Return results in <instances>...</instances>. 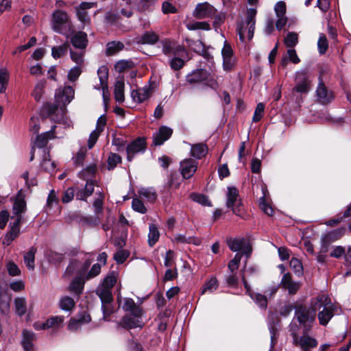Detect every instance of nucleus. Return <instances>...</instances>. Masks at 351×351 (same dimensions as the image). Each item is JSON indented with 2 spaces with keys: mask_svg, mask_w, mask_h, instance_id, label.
Listing matches in <instances>:
<instances>
[{
  "mask_svg": "<svg viewBox=\"0 0 351 351\" xmlns=\"http://www.w3.org/2000/svg\"><path fill=\"white\" fill-rule=\"evenodd\" d=\"M75 91L70 86H66L63 88H59L55 93V105L50 111L55 113L58 111L60 116L57 114L55 121L61 123L64 128L70 126V120L66 117V106L68 105L74 97Z\"/></svg>",
  "mask_w": 351,
  "mask_h": 351,
  "instance_id": "obj_1",
  "label": "nucleus"
},
{
  "mask_svg": "<svg viewBox=\"0 0 351 351\" xmlns=\"http://www.w3.org/2000/svg\"><path fill=\"white\" fill-rule=\"evenodd\" d=\"M117 273L112 271L104 278L97 288L96 294L101 300L104 317L109 316L112 312L111 308V302L112 301V288L117 283Z\"/></svg>",
  "mask_w": 351,
  "mask_h": 351,
  "instance_id": "obj_2",
  "label": "nucleus"
},
{
  "mask_svg": "<svg viewBox=\"0 0 351 351\" xmlns=\"http://www.w3.org/2000/svg\"><path fill=\"white\" fill-rule=\"evenodd\" d=\"M315 313L318 311V319L321 325H326L335 313H337V307L331 302L326 295H319L313 301Z\"/></svg>",
  "mask_w": 351,
  "mask_h": 351,
  "instance_id": "obj_3",
  "label": "nucleus"
},
{
  "mask_svg": "<svg viewBox=\"0 0 351 351\" xmlns=\"http://www.w3.org/2000/svg\"><path fill=\"white\" fill-rule=\"evenodd\" d=\"M257 10L256 8H247L244 19L238 23L237 31L239 34L241 41L244 42L245 38L251 40L254 36L256 24V15Z\"/></svg>",
  "mask_w": 351,
  "mask_h": 351,
  "instance_id": "obj_4",
  "label": "nucleus"
},
{
  "mask_svg": "<svg viewBox=\"0 0 351 351\" xmlns=\"http://www.w3.org/2000/svg\"><path fill=\"white\" fill-rule=\"evenodd\" d=\"M315 316L313 302L311 306H298L295 308V318L303 328L304 331L307 332L311 330L315 322Z\"/></svg>",
  "mask_w": 351,
  "mask_h": 351,
  "instance_id": "obj_5",
  "label": "nucleus"
},
{
  "mask_svg": "<svg viewBox=\"0 0 351 351\" xmlns=\"http://www.w3.org/2000/svg\"><path fill=\"white\" fill-rule=\"evenodd\" d=\"M311 75L307 69H301L295 73V86L293 92L307 93L311 88Z\"/></svg>",
  "mask_w": 351,
  "mask_h": 351,
  "instance_id": "obj_6",
  "label": "nucleus"
},
{
  "mask_svg": "<svg viewBox=\"0 0 351 351\" xmlns=\"http://www.w3.org/2000/svg\"><path fill=\"white\" fill-rule=\"evenodd\" d=\"M51 26L59 34H64L70 28L69 19L66 12L56 10L53 13Z\"/></svg>",
  "mask_w": 351,
  "mask_h": 351,
  "instance_id": "obj_7",
  "label": "nucleus"
},
{
  "mask_svg": "<svg viewBox=\"0 0 351 351\" xmlns=\"http://www.w3.org/2000/svg\"><path fill=\"white\" fill-rule=\"evenodd\" d=\"M226 197L227 207L231 208L235 215L241 216L242 215L243 209L241 202L239 199L238 189L234 186L228 187Z\"/></svg>",
  "mask_w": 351,
  "mask_h": 351,
  "instance_id": "obj_8",
  "label": "nucleus"
},
{
  "mask_svg": "<svg viewBox=\"0 0 351 351\" xmlns=\"http://www.w3.org/2000/svg\"><path fill=\"white\" fill-rule=\"evenodd\" d=\"M304 334L298 336L294 332H292L293 343L295 346L300 348L302 351H309L317 346V340L304 331Z\"/></svg>",
  "mask_w": 351,
  "mask_h": 351,
  "instance_id": "obj_9",
  "label": "nucleus"
},
{
  "mask_svg": "<svg viewBox=\"0 0 351 351\" xmlns=\"http://www.w3.org/2000/svg\"><path fill=\"white\" fill-rule=\"evenodd\" d=\"M97 75L99 80V86H95L96 89L102 90L103 101L105 106H107L109 100V91L108 86V69L106 66H101L97 70Z\"/></svg>",
  "mask_w": 351,
  "mask_h": 351,
  "instance_id": "obj_10",
  "label": "nucleus"
},
{
  "mask_svg": "<svg viewBox=\"0 0 351 351\" xmlns=\"http://www.w3.org/2000/svg\"><path fill=\"white\" fill-rule=\"evenodd\" d=\"M56 128V125H53L49 131L44 132L42 134L38 135L36 136L34 145L31 152L32 155L30 157V160H32L34 159V156L36 152V148H38V151L39 152V153L43 154V150L46 149L45 147L47 145L48 140L56 137L54 136V130Z\"/></svg>",
  "mask_w": 351,
  "mask_h": 351,
  "instance_id": "obj_11",
  "label": "nucleus"
},
{
  "mask_svg": "<svg viewBox=\"0 0 351 351\" xmlns=\"http://www.w3.org/2000/svg\"><path fill=\"white\" fill-rule=\"evenodd\" d=\"M207 80V85L212 88L217 87V82L214 79H209V74L206 70L197 69L192 71L186 76V81L190 84L197 83L202 81Z\"/></svg>",
  "mask_w": 351,
  "mask_h": 351,
  "instance_id": "obj_12",
  "label": "nucleus"
},
{
  "mask_svg": "<svg viewBox=\"0 0 351 351\" xmlns=\"http://www.w3.org/2000/svg\"><path fill=\"white\" fill-rule=\"evenodd\" d=\"M229 248L233 252L241 251L248 257L252 252V246L250 242L243 238L230 239L227 241Z\"/></svg>",
  "mask_w": 351,
  "mask_h": 351,
  "instance_id": "obj_13",
  "label": "nucleus"
},
{
  "mask_svg": "<svg viewBox=\"0 0 351 351\" xmlns=\"http://www.w3.org/2000/svg\"><path fill=\"white\" fill-rule=\"evenodd\" d=\"M91 263L88 258H86L84 263H82L77 259L72 260L66 269V274L73 275L77 274L80 276H84L87 272L88 267Z\"/></svg>",
  "mask_w": 351,
  "mask_h": 351,
  "instance_id": "obj_14",
  "label": "nucleus"
},
{
  "mask_svg": "<svg viewBox=\"0 0 351 351\" xmlns=\"http://www.w3.org/2000/svg\"><path fill=\"white\" fill-rule=\"evenodd\" d=\"M161 45L162 47V52L165 55L171 57V56H183L184 53H185L184 49L177 45L174 41L165 39L161 41Z\"/></svg>",
  "mask_w": 351,
  "mask_h": 351,
  "instance_id": "obj_15",
  "label": "nucleus"
},
{
  "mask_svg": "<svg viewBox=\"0 0 351 351\" xmlns=\"http://www.w3.org/2000/svg\"><path fill=\"white\" fill-rule=\"evenodd\" d=\"M146 148L145 141L138 138L130 143L126 148L127 159L131 161L136 154L143 153Z\"/></svg>",
  "mask_w": 351,
  "mask_h": 351,
  "instance_id": "obj_16",
  "label": "nucleus"
},
{
  "mask_svg": "<svg viewBox=\"0 0 351 351\" xmlns=\"http://www.w3.org/2000/svg\"><path fill=\"white\" fill-rule=\"evenodd\" d=\"M221 56L223 58V68L225 71H230L234 67L236 59L233 55V51L231 46L226 42H224L221 49Z\"/></svg>",
  "mask_w": 351,
  "mask_h": 351,
  "instance_id": "obj_17",
  "label": "nucleus"
},
{
  "mask_svg": "<svg viewBox=\"0 0 351 351\" xmlns=\"http://www.w3.org/2000/svg\"><path fill=\"white\" fill-rule=\"evenodd\" d=\"M141 316L142 311L138 313H129L123 317L120 325L125 328H141L143 326Z\"/></svg>",
  "mask_w": 351,
  "mask_h": 351,
  "instance_id": "obj_18",
  "label": "nucleus"
},
{
  "mask_svg": "<svg viewBox=\"0 0 351 351\" xmlns=\"http://www.w3.org/2000/svg\"><path fill=\"white\" fill-rule=\"evenodd\" d=\"M317 100L319 103L326 105L334 99L333 93L328 90L322 81H320L316 89Z\"/></svg>",
  "mask_w": 351,
  "mask_h": 351,
  "instance_id": "obj_19",
  "label": "nucleus"
},
{
  "mask_svg": "<svg viewBox=\"0 0 351 351\" xmlns=\"http://www.w3.org/2000/svg\"><path fill=\"white\" fill-rule=\"evenodd\" d=\"M215 8L207 2L198 3L193 12V15L198 19L211 17L215 14Z\"/></svg>",
  "mask_w": 351,
  "mask_h": 351,
  "instance_id": "obj_20",
  "label": "nucleus"
},
{
  "mask_svg": "<svg viewBox=\"0 0 351 351\" xmlns=\"http://www.w3.org/2000/svg\"><path fill=\"white\" fill-rule=\"evenodd\" d=\"M90 315L84 312L80 314L77 317L70 319L68 324V329L71 331H77L80 330L83 325L90 322Z\"/></svg>",
  "mask_w": 351,
  "mask_h": 351,
  "instance_id": "obj_21",
  "label": "nucleus"
},
{
  "mask_svg": "<svg viewBox=\"0 0 351 351\" xmlns=\"http://www.w3.org/2000/svg\"><path fill=\"white\" fill-rule=\"evenodd\" d=\"M120 287L121 286L119 285V294L117 298L119 306L120 308H122L124 311L129 312L130 313H141V311H142L141 309L138 306H136V304H135L134 301L132 299L128 298H122L121 297L119 296Z\"/></svg>",
  "mask_w": 351,
  "mask_h": 351,
  "instance_id": "obj_22",
  "label": "nucleus"
},
{
  "mask_svg": "<svg viewBox=\"0 0 351 351\" xmlns=\"http://www.w3.org/2000/svg\"><path fill=\"white\" fill-rule=\"evenodd\" d=\"M197 162L193 159L184 160L180 162V171L184 178H190L196 171Z\"/></svg>",
  "mask_w": 351,
  "mask_h": 351,
  "instance_id": "obj_23",
  "label": "nucleus"
},
{
  "mask_svg": "<svg viewBox=\"0 0 351 351\" xmlns=\"http://www.w3.org/2000/svg\"><path fill=\"white\" fill-rule=\"evenodd\" d=\"M152 94V88L149 85H146L131 92V97L136 103H142L147 99Z\"/></svg>",
  "mask_w": 351,
  "mask_h": 351,
  "instance_id": "obj_24",
  "label": "nucleus"
},
{
  "mask_svg": "<svg viewBox=\"0 0 351 351\" xmlns=\"http://www.w3.org/2000/svg\"><path fill=\"white\" fill-rule=\"evenodd\" d=\"M172 130L167 126L160 128L158 132L154 134L153 143L155 145H161L168 140L172 134Z\"/></svg>",
  "mask_w": 351,
  "mask_h": 351,
  "instance_id": "obj_25",
  "label": "nucleus"
},
{
  "mask_svg": "<svg viewBox=\"0 0 351 351\" xmlns=\"http://www.w3.org/2000/svg\"><path fill=\"white\" fill-rule=\"evenodd\" d=\"M243 282L246 289V293L250 296V298L254 301V302L258 306H259L260 308H266L267 306V300L266 297L260 293L254 294L250 291V285L247 284L244 277H243Z\"/></svg>",
  "mask_w": 351,
  "mask_h": 351,
  "instance_id": "obj_26",
  "label": "nucleus"
},
{
  "mask_svg": "<svg viewBox=\"0 0 351 351\" xmlns=\"http://www.w3.org/2000/svg\"><path fill=\"white\" fill-rule=\"evenodd\" d=\"M86 280L83 276L78 275L73 279L69 286V290L79 296L83 291L85 281Z\"/></svg>",
  "mask_w": 351,
  "mask_h": 351,
  "instance_id": "obj_27",
  "label": "nucleus"
},
{
  "mask_svg": "<svg viewBox=\"0 0 351 351\" xmlns=\"http://www.w3.org/2000/svg\"><path fill=\"white\" fill-rule=\"evenodd\" d=\"M284 289L288 290L290 294H295L300 288V284L293 281L289 274H285L281 280Z\"/></svg>",
  "mask_w": 351,
  "mask_h": 351,
  "instance_id": "obj_28",
  "label": "nucleus"
},
{
  "mask_svg": "<svg viewBox=\"0 0 351 351\" xmlns=\"http://www.w3.org/2000/svg\"><path fill=\"white\" fill-rule=\"evenodd\" d=\"M35 339V334L32 331L23 330L21 343L25 351H32Z\"/></svg>",
  "mask_w": 351,
  "mask_h": 351,
  "instance_id": "obj_29",
  "label": "nucleus"
},
{
  "mask_svg": "<svg viewBox=\"0 0 351 351\" xmlns=\"http://www.w3.org/2000/svg\"><path fill=\"white\" fill-rule=\"evenodd\" d=\"M71 42L73 47L84 49L87 45V35L82 32H76L72 36Z\"/></svg>",
  "mask_w": 351,
  "mask_h": 351,
  "instance_id": "obj_30",
  "label": "nucleus"
},
{
  "mask_svg": "<svg viewBox=\"0 0 351 351\" xmlns=\"http://www.w3.org/2000/svg\"><path fill=\"white\" fill-rule=\"evenodd\" d=\"M26 202L21 193L16 197L12 208L13 214L16 216H22L21 214L25 211Z\"/></svg>",
  "mask_w": 351,
  "mask_h": 351,
  "instance_id": "obj_31",
  "label": "nucleus"
},
{
  "mask_svg": "<svg viewBox=\"0 0 351 351\" xmlns=\"http://www.w3.org/2000/svg\"><path fill=\"white\" fill-rule=\"evenodd\" d=\"M75 306L73 298L68 295H64L60 298L58 302L59 308L65 312H71Z\"/></svg>",
  "mask_w": 351,
  "mask_h": 351,
  "instance_id": "obj_32",
  "label": "nucleus"
},
{
  "mask_svg": "<svg viewBox=\"0 0 351 351\" xmlns=\"http://www.w3.org/2000/svg\"><path fill=\"white\" fill-rule=\"evenodd\" d=\"M40 165L45 171L50 173L54 171L56 164L53 161H51L49 158V151L47 149L43 150V158Z\"/></svg>",
  "mask_w": 351,
  "mask_h": 351,
  "instance_id": "obj_33",
  "label": "nucleus"
},
{
  "mask_svg": "<svg viewBox=\"0 0 351 351\" xmlns=\"http://www.w3.org/2000/svg\"><path fill=\"white\" fill-rule=\"evenodd\" d=\"M125 84L123 80H117L114 85V95L115 100L119 103L123 102Z\"/></svg>",
  "mask_w": 351,
  "mask_h": 351,
  "instance_id": "obj_34",
  "label": "nucleus"
},
{
  "mask_svg": "<svg viewBox=\"0 0 351 351\" xmlns=\"http://www.w3.org/2000/svg\"><path fill=\"white\" fill-rule=\"evenodd\" d=\"M10 81V73L5 67L0 68V93H4Z\"/></svg>",
  "mask_w": 351,
  "mask_h": 351,
  "instance_id": "obj_35",
  "label": "nucleus"
},
{
  "mask_svg": "<svg viewBox=\"0 0 351 351\" xmlns=\"http://www.w3.org/2000/svg\"><path fill=\"white\" fill-rule=\"evenodd\" d=\"M159 40L158 36L154 32H145L140 38L142 44L154 45Z\"/></svg>",
  "mask_w": 351,
  "mask_h": 351,
  "instance_id": "obj_36",
  "label": "nucleus"
},
{
  "mask_svg": "<svg viewBox=\"0 0 351 351\" xmlns=\"http://www.w3.org/2000/svg\"><path fill=\"white\" fill-rule=\"evenodd\" d=\"M64 319L65 317L63 315L51 316L47 319V325H48L49 328H55L58 329L63 326Z\"/></svg>",
  "mask_w": 351,
  "mask_h": 351,
  "instance_id": "obj_37",
  "label": "nucleus"
},
{
  "mask_svg": "<svg viewBox=\"0 0 351 351\" xmlns=\"http://www.w3.org/2000/svg\"><path fill=\"white\" fill-rule=\"evenodd\" d=\"M36 252V250L34 247H31L24 255L25 264L29 270L34 269Z\"/></svg>",
  "mask_w": 351,
  "mask_h": 351,
  "instance_id": "obj_38",
  "label": "nucleus"
},
{
  "mask_svg": "<svg viewBox=\"0 0 351 351\" xmlns=\"http://www.w3.org/2000/svg\"><path fill=\"white\" fill-rule=\"evenodd\" d=\"M148 243L152 247L158 240L160 232L155 224H150L149 226Z\"/></svg>",
  "mask_w": 351,
  "mask_h": 351,
  "instance_id": "obj_39",
  "label": "nucleus"
},
{
  "mask_svg": "<svg viewBox=\"0 0 351 351\" xmlns=\"http://www.w3.org/2000/svg\"><path fill=\"white\" fill-rule=\"evenodd\" d=\"M138 194L140 197L149 202H154L156 199V191L153 188H141L138 191Z\"/></svg>",
  "mask_w": 351,
  "mask_h": 351,
  "instance_id": "obj_40",
  "label": "nucleus"
},
{
  "mask_svg": "<svg viewBox=\"0 0 351 351\" xmlns=\"http://www.w3.org/2000/svg\"><path fill=\"white\" fill-rule=\"evenodd\" d=\"M290 60L294 64H298L300 62V60L297 56L296 51L293 49H289L287 50V54L285 55L281 60V64L283 66L287 65V61Z\"/></svg>",
  "mask_w": 351,
  "mask_h": 351,
  "instance_id": "obj_41",
  "label": "nucleus"
},
{
  "mask_svg": "<svg viewBox=\"0 0 351 351\" xmlns=\"http://www.w3.org/2000/svg\"><path fill=\"white\" fill-rule=\"evenodd\" d=\"M191 154L197 158H201L206 155L207 147L204 144H196L191 147Z\"/></svg>",
  "mask_w": 351,
  "mask_h": 351,
  "instance_id": "obj_42",
  "label": "nucleus"
},
{
  "mask_svg": "<svg viewBox=\"0 0 351 351\" xmlns=\"http://www.w3.org/2000/svg\"><path fill=\"white\" fill-rule=\"evenodd\" d=\"M94 191V184L92 182H87L84 190L83 191L79 192L76 195V197L78 199L84 200L87 197L92 195Z\"/></svg>",
  "mask_w": 351,
  "mask_h": 351,
  "instance_id": "obj_43",
  "label": "nucleus"
},
{
  "mask_svg": "<svg viewBox=\"0 0 351 351\" xmlns=\"http://www.w3.org/2000/svg\"><path fill=\"white\" fill-rule=\"evenodd\" d=\"M16 313L19 315H23L27 311L26 301L24 298H16L14 300Z\"/></svg>",
  "mask_w": 351,
  "mask_h": 351,
  "instance_id": "obj_44",
  "label": "nucleus"
},
{
  "mask_svg": "<svg viewBox=\"0 0 351 351\" xmlns=\"http://www.w3.org/2000/svg\"><path fill=\"white\" fill-rule=\"evenodd\" d=\"M175 240L178 243H193L195 245L200 244V240L194 237H186L184 234H178L175 237Z\"/></svg>",
  "mask_w": 351,
  "mask_h": 351,
  "instance_id": "obj_45",
  "label": "nucleus"
},
{
  "mask_svg": "<svg viewBox=\"0 0 351 351\" xmlns=\"http://www.w3.org/2000/svg\"><path fill=\"white\" fill-rule=\"evenodd\" d=\"M346 232L345 228H340L333 231L330 232L327 234L325 238L323 239L324 243H325V240H332L335 241L340 239Z\"/></svg>",
  "mask_w": 351,
  "mask_h": 351,
  "instance_id": "obj_46",
  "label": "nucleus"
},
{
  "mask_svg": "<svg viewBox=\"0 0 351 351\" xmlns=\"http://www.w3.org/2000/svg\"><path fill=\"white\" fill-rule=\"evenodd\" d=\"M186 28L189 30H197V29L208 30V29H210V25L208 23L204 22V21H196V22L188 23L186 25Z\"/></svg>",
  "mask_w": 351,
  "mask_h": 351,
  "instance_id": "obj_47",
  "label": "nucleus"
},
{
  "mask_svg": "<svg viewBox=\"0 0 351 351\" xmlns=\"http://www.w3.org/2000/svg\"><path fill=\"white\" fill-rule=\"evenodd\" d=\"M218 287L217 280L216 278H211L208 280L202 289V294H204L206 292L213 293L217 289Z\"/></svg>",
  "mask_w": 351,
  "mask_h": 351,
  "instance_id": "obj_48",
  "label": "nucleus"
},
{
  "mask_svg": "<svg viewBox=\"0 0 351 351\" xmlns=\"http://www.w3.org/2000/svg\"><path fill=\"white\" fill-rule=\"evenodd\" d=\"M263 196L259 199L261 209L267 215H272L274 210L271 206L266 202L265 190L263 189Z\"/></svg>",
  "mask_w": 351,
  "mask_h": 351,
  "instance_id": "obj_49",
  "label": "nucleus"
},
{
  "mask_svg": "<svg viewBox=\"0 0 351 351\" xmlns=\"http://www.w3.org/2000/svg\"><path fill=\"white\" fill-rule=\"evenodd\" d=\"M101 264H94L90 269L84 276V278L88 280L97 276L101 273Z\"/></svg>",
  "mask_w": 351,
  "mask_h": 351,
  "instance_id": "obj_50",
  "label": "nucleus"
},
{
  "mask_svg": "<svg viewBox=\"0 0 351 351\" xmlns=\"http://www.w3.org/2000/svg\"><path fill=\"white\" fill-rule=\"evenodd\" d=\"M284 43L287 47L292 49L298 43V34L294 32L288 33Z\"/></svg>",
  "mask_w": 351,
  "mask_h": 351,
  "instance_id": "obj_51",
  "label": "nucleus"
},
{
  "mask_svg": "<svg viewBox=\"0 0 351 351\" xmlns=\"http://www.w3.org/2000/svg\"><path fill=\"white\" fill-rule=\"evenodd\" d=\"M68 44H64L58 47H53L51 49V55L55 59L59 58L64 56L67 51Z\"/></svg>",
  "mask_w": 351,
  "mask_h": 351,
  "instance_id": "obj_52",
  "label": "nucleus"
},
{
  "mask_svg": "<svg viewBox=\"0 0 351 351\" xmlns=\"http://www.w3.org/2000/svg\"><path fill=\"white\" fill-rule=\"evenodd\" d=\"M45 85V81L42 80L38 81L35 85L32 95L36 100L39 101L41 99L42 95L44 91Z\"/></svg>",
  "mask_w": 351,
  "mask_h": 351,
  "instance_id": "obj_53",
  "label": "nucleus"
},
{
  "mask_svg": "<svg viewBox=\"0 0 351 351\" xmlns=\"http://www.w3.org/2000/svg\"><path fill=\"white\" fill-rule=\"evenodd\" d=\"M289 265L296 275L300 276L302 274L303 267L301 261L299 259L295 258H292Z\"/></svg>",
  "mask_w": 351,
  "mask_h": 351,
  "instance_id": "obj_54",
  "label": "nucleus"
},
{
  "mask_svg": "<svg viewBox=\"0 0 351 351\" xmlns=\"http://www.w3.org/2000/svg\"><path fill=\"white\" fill-rule=\"evenodd\" d=\"M132 207L134 210L144 214L147 212V208L143 202L138 198H134L132 202Z\"/></svg>",
  "mask_w": 351,
  "mask_h": 351,
  "instance_id": "obj_55",
  "label": "nucleus"
},
{
  "mask_svg": "<svg viewBox=\"0 0 351 351\" xmlns=\"http://www.w3.org/2000/svg\"><path fill=\"white\" fill-rule=\"evenodd\" d=\"M82 73L80 66H75L71 68L67 75L68 80L71 82H75Z\"/></svg>",
  "mask_w": 351,
  "mask_h": 351,
  "instance_id": "obj_56",
  "label": "nucleus"
},
{
  "mask_svg": "<svg viewBox=\"0 0 351 351\" xmlns=\"http://www.w3.org/2000/svg\"><path fill=\"white\" fill-rule=\"evenodd\" d=\"M123 47V45L121 43L111 42L108 44L106 51L108 54L111 55L121 50Z\"/></svg>",
  "mask_w": 351,
  "mask_h": 351,
  "instance_id": "obj_57",
  "label": "nucleus"
},
{
  "mask_svg": "<svg viewBox=\"0 0 351 351\" xmlns=\"http://www.w3.org/2000/svg\"><path fill=\"white\" fill-rule=\"evenodd\" d=\"M133 66L132 61L122 60L117 62L114 66L117 71L121 73L125 70L131 68Z\"/></svg>",
  "mask_w": 351,
  "mask_h": 351,
  "instance_id": "obj_58",
  "label": "nucleus"
},
{
  "mask_svg": "<svg viewBox=\"0 0 351 351\" xmlns=\"http://www.w3.org/2000/svg\"><path fill=\"white\" fill-rule=\"evenodd\" d=\"M121 161V158L117 154H110L108 158V169H112Z\"/></svg>",
  "mask_w": 351,
  "mask_h": 351,
  "instance_id": "obj_59",
  "label": "nucleus"
},
{
  "mask_svg": "<svg viewBox=\"0 0 351 351\" xmlns=\"http://www.w3.org/2000/svg\"><path fill=\"white\" fill-rule=\"evenodd\" d=\"M264 110L265 105L263 103L258 104L252 117L254 122H257L261 119L263 116Z\"/></svg>",
  "mask_w": 351,
  "mask_h": 351,
  "instance_id": "obj_60",
  "label": "nucleus"
},
{
  "mask_svg": "<svg viewBox=\"0 0 351 351\" xmlns=\"http://www.w3.org/2000/svg\"><path fill=\"white\" fill-rule=\"evenodd\" d=\"M328 46L326 37L324 34H320L317 42L319 52L322 54L324 53L328 49Z\"/></svg>",
  "mask_w": 351,
  "mask_h": 351,
  "instance_id": "obj_61",
  "label": "nucleus"
},
{
  "mask_svg": "<svg viewBox=\"0 0 351 351\" xmlns=\"http://www.w3.org/2000/svg\"><path fill=\"white\" fill-rule=\"evenodd\" d=\"M191 198L193 201L204 206H210V202L208 200V197L202 194H192Z\"/></svg>",
  "mask_w": 351,
  "mask_h": 351,
  "instance_id": "obj_62",
  "label": "nucleus"
},
{
  "mask_svg": "<svg viewBox=\"0 0 351 351\" xmlns=\"http://www.w3.org/2000/svg\"><path fill=\"white\" fill-rule=\"evenodd\" d=\"M180 57L181 56H173L170 60V66L172 69L179 70L184 66V62Z\"/></svg>",
  "mask_w": 351,
  "mask_h": 351,
  "instance_id": "obj_63",
  "label": "nucleus"
},
{
  "mask_svg": "<svg viewBox=\"0 0 351 351\" xmlns=\"http://www.w3.org/2000/svg\"><path fill=\"white\" fill-rule=\"evenodd\" d=\"M241 258V254L237 253L235 254L234 258L228 263V269L232 273L238 269Z\"/></svg>",
  "mask_w": 351,
  "mask_h": 351,
  "instance_id": "obj_64",
  "label": "nucleus"
}]
</instances>
